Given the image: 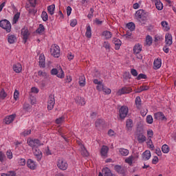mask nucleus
<instances>
[{
	"label": "nucleus",
	"instance_id": "f257e3e1",
	"mask_svg": "<svg viewBox=\"0 0 176 176\" xmlns=\"http://www.w3.org/2000/svg\"><path fill=\"white\" fill-rule=\"evenodd\" d=\"M28 144L29 146L32 148L33 153L36 159H37V162H41V160H42V157H43L42 151H41V150H39L38 148V146H41V145H42L41 140L38 139L30 140H28Z\"/></svg>",
	"mask_w": 176,
	"mask_h": 176
},
{
	"label": "nucleus",
	"instance_id": "f03ea898",
	"mask_svg": "<svg viewBox=\"0 0 176 176\" xmlns=\"http://www.w3.org/2000/svg\"><path fill=\"white\" fill-rule=\"evenodd\" d=\"M173 45V36L171 34H166L165 36V45L163 47L164 53H168L170 52L169 46Z\"/></svg>",
	"mask_w": 176,
	"mask_h": 176
},
{
	"label": "nucleus",
	"instance_id": "7ed1b4c3",
	"mask_svg": "<svg viewBox=\"0 0 176 176\" xmlns=\"http://www.w3.org/2000/svg\"><path fill=\"white\" fill-rule=\"evenodd\" d=\"M0 27L3 28V30H6V32H10V31H12V25L7 19L0 21Z\"/></svg>",
	"mask_w": 176,
	"mask_h": 176
},
{
	"label": "nucleus",
	"instance_id": "20e7f679",
	"mask_svg": "<svg viewBox=\"0 0 176 176\" xmlns=\"http://www.w3.org/2000/svg\"><path fill=\"white\" fill-rule=\"evenodd\" d=\"M148 12H145L144 10H139L135 13V16L142 20V21L148 20Z\"/></svg>",
	"mask_w": 176,
	"mask_h": 176
},
{
	"label": "nucleus",
	"instance_id": "39448f33",
	"mask_svg": "<svg viewBox=\"0 0 176 176\" xmlns=\"http://www.w3.org/2000/svg\"><path fill=\"white\" fill-rule=\"evenodd\" d=\"M50 53L53 57L58 58V57H60V47H58V45H56L55 44L52 45Z\"/></svg>",
	"mask_w": 176,
	"mask_h": 176
},
{
	"label": "nucleus",
	"instance_id": "423d86ee",
	"mask_svg": "<svg viewBox=\"0 0 176 176\" xmlns=\"http://www.w3.org/2000/svg\"><path fill=\"white\" fill-rule=\"evenodd\" d=\"M51 75H56L57 78H60V79H63L65 74L63 69L60 68L57 69L56 68H54L51 70Z\"/></svg>",
	"mask_w": 176,
	"mask_h": 176
},
{
	"label": "nucleus",
	"instance_id": "0eeeda50",
	"mask_svg": "<svg viewBox=\"0 0 176 176\" xmlns=\"http://www.w3.org/2000/svg\"><path fill=\"white\" fill-rule=\"evenodd\" d=\"M30 34H31L30 33V31H28V28H24L21 29V35L22 36L24 43H27V41H28V38Z\"/></svg>",
	"mask_w": 176,
	"mask_h": 176
},
{
	"label": "nucleus",
	"instance_id": "6e6552de",
	"mask_svg": "<svg viewBox=\"0 0 176 176\" xmlns=\"http://www.w3.org/2000/svg\"><path fill=\"white\" fill-rule=\"evenodd\" d=\"M57 166L60 170H65L68 168V164L63 158L58 160Z\"/></svg>",
	"mask_w": 176,
	"mask_h": 176
},
{
	"label": "nucleus",
	"instance_id": "1a4fd4ad",
	"mask_svg": "<svg viewBox=\"0 0 176 176\" xmlns=\"http://www.w3.org/2000/svg\"><path fill=\"white\" fill-rule=\"evenodd\" d=\"M120 119H124L129 113V108L126 106H122L119 109Z\"/></svg>",
	"mask_w": 176,
	"mask_h": 176
},
{
	"label": "nucleus",
	"instance_id": "9d476101",
	"mask_svg": "<svg viewBox=\"0 0 176 176\" xmlns=\"http://www.w3.org/2000/svg\"><path fill=\"white\" fill-rule=\"evenodd\" d=\"M54 104H56V100H54V95H50L49 96L47 102V109L48 111H52L54 108Z\"/></svg>",
	"mask_w": 176,
	"mask_h": 176
},
{
	"label": "nucleus",
	"instance_id": "9b49d317",
	"mask_svg": "<svg viewBox=\"0 0 176 176\" xmlns=\"http://www.w3.org/2000/svg\"><path fill=\"white\" fill-rule=\"evenodd\" d=\"M133 91V89L130 87H124L120 89L118 92V96H122V94H129Z\"/></svg>",
	"mask_w": 176,
	"mask_h": 176
},
{
	"label": "nucleus",
	"instance_id": "f8f14e48",
	"mask_svg": "<svg viewBox=\"0 0 176 176\" xmlns=\"http://www.w3.org/2000/svg\"><path fill=\"white\" fill-rule=\"evenodd\" d=\"M114 170L118 174H120L121 175L126 176V169L120 165H116L114 166Z\"/></svg>",
	"mask_w": 176,
	"mask_h": 176
},
{
	"label": "nucleus",
	"instance_id": "ddd939ff",
	"mask_svg": "<svg viewBox=\"0 0 176 176\" xmlns=\"http://www.w3.org/2000/svg\"><path fill=\"white\" fill-rule=\"evenodd\" d=\"M154 119H156V120H167V118L162 111L154 113Z\"/></svg>",
	"mask_w": 176,
	"mask_h": 176
},
{
	"label": "nucleus",
	"instance_id": "4468645a",
	"mask_svg": "<svg viewBox=\"0 0 176 176\" xmlns=\"http://www.w3.org/2000/svg\"><path fill=\"white\" fill-rule=\"evenodd\" d=\"M102 173L104 176H116L108 167L103 168L102 169Z\"/></svg>",
	"mask_w": 176,
	"mask_h": 176
},
{
	"label": "nucleus",
	"instance_id": "2eb2a0df",
	"mask_svg": "<svg viewBox=\"0 0 176 176\" xmlns=\"http://www.w3.org/2000/svg\"><path fill=\"white\" fill-rule=\"evenodd\" d=\"M113 43H114L116 47V50H119L120 49V46H122V41L119 38H114L113 39Z\"/></svg>",
	"mask_w": 176,
	"mask_h": 176
},
{
	"label": "nucleus",
	"instance_id": "dca6fc26",
	"mask_svg": "<svg viewBox=\"0 0 176 176\" xmlns=\"http://www.w3.org/2000/svg\"><path fill=\"white\" fill-rule=\"evenodd\" d=\"M104 124H105V121L104 120L98 119L96 121L95 125L98 129H102L104 127Z\"/></svg>",
	"mask_w": 176,
	"mask_h": 176
},
{
	"label": "nucleus",
	"instance_id": "f3484780",
	"mask_svg": "<svg viewBox=\"0 0 176 176\" xmlns=\"http://www.w3.org/2000/svg\"><path fill=\"white\" fill-rule=\"evenodd\" d=\"M14 118H16V114H12L8 116L5 118L6 124H10L13 120H14Z\"/></svg>",
	"mask_w": 176,
	"mask_h": 176
},
{
	"label": "nucleus",
	"instance_id": "a211bd4d",
	"mask_svg": "<svg viewBox=\"0 0 176 176\" xmlns=\"http://www.w3.org/2000/svg\"><path fill=\"white\" fill-rule=\"evenodd\" d=\"M22 69H23V67L21 66V64H20V63H16L13 65V70L16 74H20V72H21Z\"/></svg>",
	"mask_w": 176,
	"mask_h": 176
},
{
	"label": "nucleus",
	"instance_id": "6ab92c4d",
	"mask_svg": "<svg viewBox=\"0 0 176 176\" xmlns=\"http://www.w3.org/2000/svg\"><path fill=\"white\" fill-rule=\"evenodd\" d=\"M27 166L31 170H35V168H36V164H35V162L32 160H28Z\"/></svg>",
	"mask_w": 176,
	"mask_h": 176
},
{
	"label": "nucleus",
	"instance_id": "aec40b11",
	"mask_svg": "<svg viewBox=\"0 0 176 176\" xmlns=\"http://www.w3.org/2000/svg\"><path fill=\"white\" fill-rule=\"evenodd\" d=\"M137 140L139 144H144L146 141V136L144 134L142 135H137Z\"/></svg>",
	"mask_w": 176,
	"mask_h": 176
},
{
	"label": "nucleus",
	"instance_id": "412c9836",
	"mask_svg": "<svg viewBox=\"0 0 176 176\" xmlns=\"http://www.w3.org/2000/svg\"><path fill=\"white\" fill-rule=\"evenodd\" d=\"M126 128L128 131L133 130V120L129 119L126 122Z\"/></svg>",
	"mask_w": 176,
	"mask_h": 176
},
{
	"label": "nucleus",
	"instance_id": "4be33fe9",
	"mask_svg": "<svg viewBox=\"0 0 176 176\" xmlns=\"http://www.w3.org/2000/svg\"><path fill=\"white\" fill-rule=\"evenodd\" d=\"M154 69H159L162 67V59L157 58L153 63Z\"/></svg>",
	"mask_w": 176,
	"mask_h": 176
},
{
	"label": "nucleus",
	"instance_id": "5701e85b",
	"mask_svg": "<svg viewBox=\"0 0 176 176\" xmlns=\"http://www.w3.org/2000/svg\"><path fill=\"white\" fill-rule=\"evenodd\" d=\"M142 159L143 160H149L151 159V151H145L142 153Z\"/></svg>",
	"mask_w": 176,
	"mask_h": 176
},
{
	"label": "nucleus",
	"instance_id": "b1692460",
	"mask_svg": "<svg viewBox=\"0 0 176 176\" xmlns=\"http://www.w3.org/2000/svg\"><path fill=\"white\" fill-rule=\"evenodd\" d=\"M17 38L16 37V35L14 34H8V43H10V45L16 42Z\"/></svg>",
	"mask_w": 176,
	"mask_h": 176
},
{
	"label": "nucleus",
	"instance_id": "393cba45",
	"mask_svg": "<svg viewBox=\"0 0 176 176\" xmlns=\"http://www.w3.org/2000/svg\"><path fill=\"white\" fill-rule=\"evenodd\" d=\"M39 67L41 68H45V55L42 54L39 56Z\"/></svg>",
	"mask_w": 176,
	"mask_h": 176
},
{
	"label": "nucleus",
	"instance_id": "a878e982",
	"mask_svg": "<svg viewBox=\"0 0 176 176\" xmlns=\"http://www.w3.org/2000/svg\"><path fill=\"white\" fill-rule=\"evenodd\" d=\"M78 83L80 87H85V86H86V78H85V76H81L79 78Z\"/></svg>",
	"mask_w": 176,
	"mask_h": 176
},
{
	"label": "nucleus",
	"instance_id": "bb28decb",
	"mask_svg": "<svg viewBox=\"0 0 176 176\" xmlns=\"http://www.w3.org/2000/svg\"><path fill=\"white\" fill-rule=\"evenodd\" d=\"M108 151H109V148L107 146H102L101 150H100V153L102 156H107L108 154Z\"/></svg>",
	"mask_w": 176,
	"mask_h": 176
},
{
	"label": "nucleus",
	"instance_id": "cd10ccee",
	"mask_svg": "<svg viewBox=\"0 0 176 176\" xmlns=\"http://www.w3.org/2000/svg\"><path fill=\"white\" fill-rule=\"evenodd\" d=\"M142 50V47L140 44L135 45L133 47L134 54L141 53Z\"/></svg>",
	"mask_w": 176,
	"mask_h": 176
},
{
	"label": "nucleus",
	"instance_id": "c85d7f7f",
	"mask_svg": "<svg viewBox=\"0 0 176 176\" xmlns=\"http://www.w3.org/2000/svg\"><path fill=\"white\" fill-rule=\"evenodd\" d=\"M155 5L156 6V8L157 10H163V3L160 0H155Z\"/></svg>",
	"mask_w": 176,
	"mask_h": 176
},
{
	"label": "nucleus",
	"instance_id": "c756f323",
	"mask_svg": "<svg viewBox=\"0 0 176 176\" xmlns=\"http://www.w3.org/2000/svg\"><path fill=\"white\" fill-rule=\"evenodd\" d=\"M56 9V6L54 4H52L51 6H49L47 7V11L50 13L51 16H53L54 14V10Z\"/></svg>",
	"mask_w": 176,
	"mask_h": 176
},
{
	"label": "nucleus",
	"instance_id": "7c9ffc66",
	"mask_svg": "<svg viewBox=\"0 0 176 176\" xmlns=\"http://www.w3.org/2000/svg\"><path fill=\"white\" fill-rule=\"evenodd\" d=\"M76 102L77 104H79L80 105H85L86 104V101H85V98H80L79 96H77L76 98Z\"/></svg>",
	"mask_w": 176,
	"mask_h": 176
},
{
	"label": "nucleus",
	"instance_id": "2f4dec72",
	"mask_svg": "<svg viewBox=\"0 0 176 176\" xmlns=\"http://www.w3.org/2000/svg\"><path fill=\"white\" fill-rule=\"evenodd\" d=\"M102 35L106 39H111L112 38V33L108 30L103 32Z\"/></svg>",
	"mask_w": 176,
	"mask_h": 176
},
{
	"label": "nucleus",
	"instance_id": "473e14b6",
	"mask_svg": "<svg viewBox=\"0 0 176 176\" xmlns=\"http://www.w3.org/2000/svg\"><path fill=\"white\" fill-rule=\"evenodd\" d=\"M119 153L121 156H127L129 155V150L121 148L119 149Z\"/></svg>",
	"mask_w": 176,
	"mask_h": 176
},
{
	"label": "nucleus",
	"instance_id": "72a5a7b5",
	"mask_svg": "<svg viewBox=\"0 0 176 176\" xmlns=\"http://www.w3.org/2000/svg\"><path fill=\"white\" fill-rule=\"evenodd\" d=\"M126 28L130 30L129 31H134L135 30V24L133 22L128 23L126 24Z\"/></svg>",
	"mask_w": 176,
	"mask_h": 176
},
{
	"label": "nucleus",
	"instance_id": "f704fd0d",
	"mask_svg": "<svg viewBox=\"0 0 176 176\" xmlns=\"http://www.w3.org/2000/svg\"><path fill=\"white\" fill-rule=\"evenodd\" d=\"M144 134V128L142 126H138L135 131V135H141Z\"/></svg>",
	"mask_w": 176,
	"mask_h": 176
},
{
	"label": "nucleus",
	"instance_id": "c9c22d12",
	"mask_svg": "<svg viewBox=\"0 0 176 176\" xmlns=\"http://www.w3.org/2000/svg\"><path fill=\"white\" fill-rule=\"evenodd\" d=\"M136 107L138 109H140L141 108V97L137 96L135 100Z\"/></svg>",
	"mask_w": 176,
	"mask_h": 176
},
{
	"label": "nucleus",
	"instance_id": "e433bc0d",
	"mask_svg": "<svg viewBox=\"0 0 176 176\" xmlns=\"http://www.w3.org/2000/svg\"><path fill=\"white\" fill-rule=\"evenodd\" d=\"M85 36H87V38H91V28L90 27V25H88L87 27Z\"/></svg>",
	"mask_w": 176,
	"mask_h": 176
},
{
	"label": "nucleus",
	"instance_id": "4c0bfd02",
	"mask_svg": "<svg viewBox=\"0 0 176 176\" xmlns=\"http://www.w3.org/2000/svg\"><path fill=\"white\" fill-rule=\"evenodd\" d=\"M163 153H168L170 152V147L167 144H164L162 147Z\"/></svg>",
	"mask_w": 176,
	"mask_h": 176
},
{
	"label": "nucleus",
	"instance_id": "58836bf2",
	"mask_svg": "<svg viewBox=\"0 0 176 176\" xmlns=\"http://www.w3.org/2000/svg\"><path fill=\"white\" fill-rule=\"evenodd\" d=\"M36 32L37 34H42V32H45V26H43V24H40L39 28H37V30H36Z\"/></svg>",
	"mask_w": 176,
	"mask_h": 176
},
{
	"label": "nucleus",
	"instance_id": "ea45409f",
	"mask_svg": "<svg viewBox=\"0 0 176 176\" xmlns=\"http://www.w3.org/2000/svg\"><path fill=\"white\" fill-rule=\"evenodd\" d=\"M41 18L44 21H47V20H49V16L47 15V12H46V11L42 12Z\"/></svg>",
	"mask_w": 176,
	"mask_h": 176
},
{
	"label": "nucleus",
	"instance_id": "a19ab883",
	"mask_svg": "<svg viewBox=\"0 0 176 176\" xmlns=\"http://www.w3.org/2000/svg\"><path fill=\"white\" fill-rule=\"evenodd\" d=\"M146 90H149V87L146 85H143L140 87V89H138L136 93H141L142 91H145Z\"/></svg>",
	"mask_w": 176,
	"mask_h": 176
},
{
	"label": "nucleus",
	"instance_id": "79ce46f5",
	"mask_svg": "<svg viewBox=\"0 0 176 176\" xmlns=\"http://www.w3.org/2000/svg\"><path fill=\"white\" fill-rule=\"evenodd\" d=\"M19 19H20V12H16L13 17V21H12L13 24H16L17 21H19Z\"/></svg>",
	"mask_w": 176,
	"mask_h": 176
},
{
	"label": "nucleus",
	"instance_id": "37998d69",
	"mask_svg": "<svg viewBox=\"0 0 176 176\" xmlns=\"http://www.w3.org/2000/svg\"><path fill=\"white\" fill-rule=\"evenodd\" d=\"M146 44L148 46H151L152 45V36H151L150 35H148L146 37Z\"/></svg>",
	"mask_w": 176,
	"mask_h": 176
},
{
	"label": "nucleus",
	"instance_id": "c03bdc74",
	"mask_svg": "<svg viewBox=\"0 0 176 176\" xmlns=\"http://www.w3.org/2000/svg\"><path fill=\"white\" fill-rule=\"evenodd\" d=\"M133 31L131 30H128L126 32V34H124L123 36L124 38H126V39H131V35H133Z\"/></svg>",
	"mask_w": 176,
	"mask_h": 176
},
{
	"label": "nucleus",
	"instance_id": "a18cd8bd",
	"mask_svg": "<svg viewBox=\"0 0 176 176\" xmlns=\"http://www.w3.org/2000/svg\"><path fill=\"white\" fill-rule=\"evenodd\" d=\"M137 80H141V79H148V76H146V74H140L137 78Z\"/></svg>",
	"mask_w": 176,
	"mask_h": 176
},
{
	"label": "nucleus",
	"instance_id": "49530a36",
	"mask_svg": "<svg viewBox=\"0 0 176 176\" xmlns=\"http://www.w3.org/2000/svg\"><path fill=\"white\" fill-rule=\"evenodd\" d=\"M64 119H65V118L64 116H61L60 118H57L55 120V123L56 124H61V123H63L64 122Z\"/></svg>",
	"mask_w": 176,
	"mask_h": 176
},
{
	"label": "nucleus",
	"instance_id": "de8ad7c7",
	"mask_svg": "<svg viewBox=\"0 0 176 176\" xmlns=\"http://www.w3.org/2000/svg\"><path fill=\"white\" fill-rule=\"evenodd\" d=\"M7 96H8V94L5 91V89H2L1 91H0V98L4 99V98H6Z\"/></svg>",
	"mask_w": 176,
	"mask_h": 176
},
{
	"label": "nucleus",
	"instance_id": "09e8293b",
	"mask_svg": "<svg viewBox=\"0 0 176 176\" xmlns=\"http://www.w3.org/2000/svg\"><path fill=\"white\" fill-rule=\"evenodd\" d=\"M1 176H16L15 171H10L8 173H2Z\"/></svg>",
	"mask_w": 176,
	"mask_h": 176
},
{
	"label": "nucleus",
	"instance_id": "8fccbe9b",
	"mask_svg": "<svg viewBox=\"0 0 176 176\" xmlns=\"http://www.w3.org/2000/svg\"><path fill=\"white\" fill-rule=\"evenodd\" d=\"M124 79L125 80H128V79H131V74H130V72H126L124 74Z\"/></svg>",
	"mask_w": 176,
	"mask_h": 176
},
{
	"label": "nucleus",
	"instance_id": "3c124183",
	"mask_svg": "<svg viewBox=\"0 0 176 176\" xmlns=\"http://www.w3.org/2000/svg\"><path fill=\"white\" fill-rule=\"evenodd\" d=\"M146 122L148 123V124H152L153 123V118L152 116H148L146 117Z\"/></svg>",
	"mask_w": 176,
	"mask_h": 176
},
{
	"label": "nucleus",
	"instance_id": "603ef678",
	"mask_svg": "<svg viewBox=\"0 0 176 176\" xmlns=\"http://www.w3.org/2000/svg\"><path fill=\"white\" fill-rule=\"evenodd\" d=\"M125 163H128L130 166L133 164V156H131L125 160Z\"/></svg>",
	"mask_w": 176,
	"mask_h": 176
},
{
	"label": "nucleus",
	"instance_id": "864d4df0",
	"mask_svg": "<svg viewBox=\"0 0 176 176\" xmlns=\"http://www.w3.org/2000/svg\"><path fill=\"white\" fill-rule=\"evenodd\" d=\"M6 158V155H5V154H3L2 151H0V162L1 163H3V161L5 160Z\"/></svg>",
	"mask_w": 176,
	"mask_h": 176
},
{
	"label": "nucleus",
	"instance_id": "5fc2aeb1",
	"mask_svg": "<svg viewBox=\"0 0 176 176\" xmlns=\"http://www.w3.org/2000/svg\"><path fill=\"white\" fill-rule=\"evenodd\" d=\"M102 91H104V93H105L106 94H111V89H109L107 87H103L102 88Z\"/></svg>",
	"mask_w": 176,
	"mask_h": 176
},
{
	"label": "nucleus",
	"instance_id": "6e6d98bb",
	"mask_svg": "<svg viewBox=\"0 0 176 176\" xmlns=\"http://www.w3.org/2000/svg\"><path fill=\"white\" fill-rule=\"evenodd\" d=\"M161 24L162 27L166 28V31H168V30H170V28H167V26L168 25V23H167V21H162Z\"/></svg>",
	"mask_w": 176,
	"mask_h": 176
},
{
	"label": "nucleus",
	"instance_id": "4d7b16f0",
	"mask_svg": "<svg viewBox=\"0 0 176 176\" xmlns=\"http://www.w3.org/2000/svg\"><path fill=\"white\" fill-rule=\"evenodd\" d=\"M131 74L133 76H138V72L135 69H131Z\"/></svg>",
	"mask_w": 176,
	"mask_h": 176
},
{
	"label": "nucleus",
	"instance_id": "13d9d810",
	"mask_svg": "<svg viewBox=\"0 0 176 176\" xmlns=\"http://www.w3.org/2000/svg\"><path fill=\"white\" fill-rule=\"evenodd\" d=\"M102 89H104V84H102V82H101V84H98L96 86V89H98V91H101Z\"/></svg>",
	"mask_w": 176,
	"mask_h": 176
},
{
	"label": "nucleus",
	"instance_id": "bf43d9fd",
	"mask_svg": "<svg viewBox=\"0 0 176 176\" xmlns=\"http://www.w3.org/2000/svg\"><path fill=\"white\" fill-rule=\"evenodd\" d=\"M19 164L20 166H25V159L24 158H21L19 160Z\"/></svg>",
	"mask_w": 176,
	"mask_h": 176
},
{
	"label": "nucleus",
	"instance_id": "052dcab7",
	"mask_svg": "<svg viewBox=\"0 0 176 176\" xmlns=\"http://www.w3.org/2000/svg\"><path fill=\"white\" fill-rule=\"evenodd\" d=\"M163 39V37L160 35H155V42H159V41H162Z\"/></svg>",
	"mask_w": 176,
	"mask_h": 176
},
{
	"label": "nucleus",
	"instance_id": "680f3d73",
	"mask_svg": "<svg viewBox=\"0 0 176 176\" xmlns=\"http://www.w3.org/2000/svg\"><path fill=\"white\" fill-rule=\"evenodd\" d=\"M103 46L105 47V49L111 50V45L109 43L104 41Z\"/></svg>",
	"mask_w": 176,
	"mask_h": 176
},
{
	"label": "nucleus",
	"instance_id": "e2e57ef3",
	"mask_svg": "<svg viewBox=\"0 0 176 176\" xmlns=\"http://www.w3.org/2000/svg\"><path fill=\"white\" fill-rule=\"evenodd\" d=\"M78 24V21L76 19H72L70 23L71 27H75Z\"/></svg>",
	"mask_w": 176,
	"mask_h": 176
},
{
	"label": "nucleus",
	"instance_id": "0e129e2a",
	"mask_svg": "<svg viewBox=\"0 0 176 176\" xmlns=\"http://www.w3.org/2000/svg\"><path fill=\"white\" fill-rule=\"evenodd\" d=\"M7 157L8 159H12L13 158V153H12V151H8L6 153Z\"/></svg>",
	"mask_w": 176,
	"mask_h": 176
},
{
	"label": "nucleus",
	"instance_id": "69168bd1",
	"mask_svg": "<svg viewBox=\"0 0 176 176\" xmlns=\"http://www.w3.org/2000/svg\"><path fill=\"white\" fill-rule=\"evenodd\" d=\"M159 163V157L157 156L154 157V158L152 160V164H157Z\"/></svg>",
	"mask_w": 176,
	"mask_h": 176
},
{
	"label": "nucleus",
	"instance_id": "338daca9",
	"mask_svg": "<svg viewBox=\"0 0 176 176\" xmlns=\"http://www.w3.org/2000/svg\"><path fill=\"white\" fill-rule=\"evenodd\" d=\"M19 92L17 90H15L14 93V98L16 101H17V98H19Z\"/></svg>",
	"mask_w": 176,
	"mask_h": 176
},
{
	"label": "nucleus",
	"instance_id": "774afa93",
	"mask_svg": "<svg viewBox=\"0 0 176 176\" xmlns=\"http://www.w3.org/2000/svg\"><path fill=\"white\" fill-rule=\"evenodd\" d=\"M38 76H47V74L40 70L38 72Z\"/></svg>",
	"mask_w": 176,
	"mask_h": 176
}]
</instances>
